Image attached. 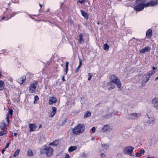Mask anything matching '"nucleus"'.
Here are the masks:
<instances>
[{
	"label": "nucleus",
	"instance_id": "nucleus-30",
	"mask_svg": "<svg viewBox=\"0 0 158 158\" xmlns=\"http://www.w3.org/2000/svg\"><path fill=\"white\" fill-rule=\"evenodd\" d=\"M66 64H65V75H66L68 72V65L69 62H66Z\"/></svg>",
	"mask_w": 158,
	"mask_h": 158
},
{
	"label": "nucleus",
	"instance_id": "nucleus-55",
	"mask_svg": "<svg viewBox=\"0 0 158 158\" xmlns=\"http://www.w3.org/2000/svg\"><path fill=\"white\" fill-rule=\"evenodd\" d=\"M42 127V125L41 124L39 126V128H40Z\"/></svg>",
	"mask_w": 158,
	"mask_h": 158
},
{
	"label": "nucleus",
	"instance_id": "nucleus-27",
	"mask_svg": "<svg viewBox=\"0 0 158 158\" xmlns=\"http://www.w3.org/2000/svg\"><path fill=\"white\" fill-rule=\"evenodd\" d=\"M4 83L2 80H0V90H2L4 88Z\"/></svg>",
	"mask_w": 158,
	"mask_h": 158
},
{
	"label": "nucleus",
	"instance_id": "nucleus-52",
	"mask_svg": "<svg viewBox=\"0 0 158 158\" xmlns=\"http://www.w3.org/2000/svg\"><path fill=\"white\" fill-rule=\"evenodd\" d=\"M155 81H156L157 80H158V76L156 77L155 79Z\"/></svg>",
	"mask_w": 158,
	"mask_h": 158
},
{
	"label": "nucleus",
	"instance_id": "nucleus-33",
	"mask_svg": "<svg viewBox=\"0 0 158 158\" xmlns=\"http://www.w3.org/2000/svg\"><path fill=\"white\" fill-rule=\"evenodd\" d=\"M113 115V114L111 113H109L106 114V118H110Z\"/></svg>",
	"mask_w": 158,
	"mask_h": 158
},
{
	"label": "nucleus",
	"instance_id": "nucleus-57",
	"mask_svg": "<svg viewBox=\"0 0 158 158\" xmlns=\"http://www.w3.org/2000/svg\"><path fill=\"white\" fill-rule=\"evenodd\" d=\"M12 81H13L12 79H10V81H11V82H12Z\"/></svg>",
	"mask_w": 158,
	"mask_h": 158
},
{
	"label": "nucleus",
	"instance_id": "nucleus-26",
	"mask_svg": "<svg viewBox=\"0 0 158 158\" xmlns=\"http://www.w3.org/2000/svg\"><path fill=\"white\" fill-rule=\"evenodd\" d=\"M103 48L105 50L108 51L109 48V46L107 43H106L103 45Z\"/></svg>",
	"mask_w": 158,
	"mask_h": 158
},
{
	"label": "nucleus",
	"instance_id": "nucleus-43",
	"mask_svg": "<svg viewBox=\"0 0 158 158\" xmlns=\"http://www.w3.org/2000/svg\"><path fill=\"white\" fill-rule=\"evenodd\" d=\"M70 155L68 153H66L65 155V158H69Z\"/></svg>",
	"mask_w": 158,
	"mask_h": 158
},
{
	"label": "nucleus",
	"instance_id": "nucleus-28",
	"mask_svg": "<svg viewBox=\"0 0 158 158\" xmlns=\"http://www.w3.org/2000/svg\"><path fill=\"white\" fill-rule=\"evenodd\" d=\"M27 153V155L29 156H33V153L31 150L30 149L28 150Z\"/></svg>",
	"mask_w": 158,
	"mask_h": 158
},
{
	"label": "nucleus",
	"instance_id": "nucleus-14",
	"mask_svg": "<svg viewBox=\"0 0 158 158\" xmlns=\"http://www.w3.org/2000/svg\"><path fill=\"white\" fill-rule=\"evenodd\" d=\"M29 127L30 128V132L34 131L37 128V126L35 124L30 123L29 125Z\"/></svg>",
	"mask_w": 158,
	"mask_h": 158
},
{
	"label": "nucleus",
	"instance_id": "nucleus-17",
	"mask_svg": "<svg viewBox=\"0 0 158 158\" xmlns=\"http://www.w3.org/2000/svg\"><path fill=\"white\" fill-rule=\"evenodd\" d=\"M57 101V99L56 98L54 97H52L50 98L48 103L49 105H52L55 103H56Z\"/></svg>",
	"mask_w": 158,
	"mask_h": 158
},
{
	"label": "nucleus",
	"instance_id": "nucleus-39",
	"mask_svg": "<svg viewBox=\"0 0 158 158\" xmlns=\"http://www.w3.org/2000/svg\"><path fill=\"white\" fill-rule=\"evenodd\" d=\"M85 1V0H82V1H79L77 2V3L78 4V3H81L83 4Z\"/></svg>",
	"mask_w": 158,
	"mask_h": 158
},
{
	"label": "nucleus",
	"instance_id": "nucleus-10",
	"mask_svg": "<svg viewBox=\"0 0 158 158\" xmlns=\"http://www.w3.org/2000/svg\"><path fill=\"white\" fill-rule=\"evenodd\" d=\"M145 6H146L145 5L143 4H139L135 7L134 9L135 10L139 11L143 10Z\"/></svg>",
	"mask_w": 158,
	"mask_h": 158
},
{
	"label": "nucleus",
	"instance_id": "nucleus-32",
	"mask_svg": "<svg viewBox=\"0 0 158 158\" xmlns=\"http://www.w3.org/2000/svg\"><path fill=\"white\" fill-rule=\"evenodd\" d=\"M19 152V149H17V150H16L15 153H14V154L13 155V156L14 157H15L16 156H18Z\"/></svg>",
	"mask_w": 158,
	"mask_h": 158
},
{
	"label": "nucleus",
	"instance_id": "nucleus-6",
	"mask_svg": "<svg viewBox=\"0 0 158 158\" xmlns=\"http://www.w3.org/2000/svg\"><path fill=\"white\" fill-rule=\"evenodd\" d=\"M113 130L112 127L110 124L105 125H104L102 129L103 132H105L107 131H110Z\"/></svg>",
	"mask_w": 158,
	"mask_h": 158
},
{
	"label": "nucleus",
	"instance_id": "nucleus-15",
	"mask_svg": "<svg viewBox=\"0 0 158 158\" xmlns=\"http://www.w3.org/2000/svg\"><path fill=\"white\" fill-rule=\"evenodd\" d=\"M158 4V0H156L154 1H152L151 2L147 3L145 6H153L157 5Z\"/></svg>",
	"mask_w": 158,
	"mask_h": 158
},
{
	"label": "nucleus",
	"instance_id": "nucleus-9",
	"mask_svg": "<svg viewBox=\"0 0 158 158\" xmlns=\"http://www.w3.org/2000/svg\"><path fill=\"white\" fill-rule=\"evenodd\" d=\"M146 122L148 124H152L155 123V118L154 117H150L148 115H147V117L145 119Z\"/></svg>",
	"mask_w": 158,
	"mask_h": 158
},
{
	"label": "nucleus",
	"instance_id": "nucleus-18",
	"mask_svg": "<svg viewBox=\"0 0 158 158\" xmlns=\"http://www.w3.org/2000/svg\"><path fill=\"white\" fill-rule=\"evenodd\" d=\"M81 12L83 16L85 18V19H88L89 16L87 13L85 12L84 10H81Z\"/></svg>",
	"mask_w": 158,
	"mask_h": 158
},
{
	"label": "nucleus",
	"instance_id": "nucleus-37",
	"mask_svg": "<svg viewBox=\"0 0 158 158\" xmlns=\"http://www.w3.org/2000/svg\"><path fill=\"white\" fill-rule=\"evenodd\" d=\"M9 114H7L6 115V119L7 122L8 123H9Z\"/></svg>",
	"mask_w": 158,
	"mask_h": 158
},
{
	"label": "nucleus",
	"instance_id": "nucleus-54",
	"mask_svg": "<svg viewBox=\"0 0 158 158\" xmlns=\"http://www.w3.org/2000/svg\"><path fill=\"white\" fill-rule=\"evenodd\" d=\"M14 135L15 136V137H16L17 136V134L16 133H14Z\"/></svg>",
	"mask_w": 158,
	"mask_h": 158
},
{
	"label": "nucleus",
	"instance_id": "nucleus-13",
	"mask_svg": "<svg viewBox=\"0 0 158 158\" xmlns=\"http://www.w3.org/2000/svg\"><path fill=\"white\" fill-rule=\"evenodd\" d=\"M115 83L111 81H110L109 82L107 83V85L109 86L108 88V89L110 90L111 89H114L115 88Z\"/></svg>",
	"mask_w": 158,
	"mask_h": 158
},
{
	"label": "nucleus",
	"instance_id": "nucleus-25",
	"mask_svg": "<svg viewBox=\"0 0 158 158\" xmlns=\"http://www.w3.org/2000/svg\"><path fill=\"white\" fill-rule=\"evenodd\" d=\"M82 34L81 33L79 35V39L78 41L80 44H81L84 41V39L82 37Z\"/></svg>",
	"mask_w": 158,
	"mask_h": 158
},
{
	"label": "nucleus",
	"instance_id": "nucleus-11",
	"mask_svg": "<svg viewBox=\"0 0 158 158\" xmlns=\"http://www.w3.org/2000/svg\"><path fill=\"white\" fill-rule=\"evenodd\" d=\"M150 77L148 75L147 73H145L143 74L142 77L143 83H146L149 80Z\"/></svg>",
	"mask_w": 158,
	"mask_h": 158
},
{
	"label": "nucleus",
	"instance_id": "nucleus-59",
	"mask_svg": "<svg viewBox=\"0 0 158 158\" xmlns=\"http://www.w3.org/2000/svg\"><path fill=\"white\" fill-rule=\"evenodd\" d=\"M4 18H5V17H4L2 18V19H3Z\"/></svg>",
	"mask_w": 158,
	"mask_h": 158
},
{
	"label": "nucleus",
	"instance_id": "nucleus-48",
	"mask_svg": "<svg viewBox=\"0 0 158 158\" xmlns=\"http://www.w3.org/2000/svg\"><path fill=\"white\" fill-rule=\"evenodd\" d=\"M81 64H82V61L81 60H80L79 64V66H80L81 67Z\"/></svg>",
	"mask_w": 158,
	"mask_h": 158
},
{
	"label": "nucleus",
	"instance_id": "nucleus-21",
	"mask_svg": "<svg viewBox=\"0 0 158 158\" xmlns=\"http://www.w3.org/2000/svg\"><path fill=\"white\" fill-rule=\"evenodd\" d=\"M26 77H23L18 79V82L20 84H23L24 81L26 80Z\"/></svg>",
	"mask_w": 158,
	"mask_h": 158
},
{
	"label": "nucleus",
	"instance_id": "nucleus-61",
	"mask_svg": "<svg viewBox=\"0 0 158 158\" xmlns=\"http://www.w3.org/2000/svg\"><path fill=\"white\" fill-rule=\"evenodd\" d=\"M1 75V73H0V75Z\"/></svg>",
	"mask_w": 158,
	"mask_h": 158
},
{
	"label": "nucleus",
	"instance_id": "nucleus-24",
	"mask_svg": "<svg viewBox=\"0 0 158 158\" xmlns=\"http://www.w3.org/2000/svg\"><path fill=\"white\" fill-rule=\"evenodd\" d=\"M91 115V113L89 111H87L86 112V113L85 114L84 116V118H86L88 117H89Z\"/></svg>",
	"mask_w": 158,
	"mask_h": 158
},
{
	"label": "nucleus",
	"instance_id": "nucleus-53",
	"mask_svg": "<svg viewBox=\"0 0 158 158\" xmlns=\"http://www.w3.org/2000/svg\"><path fill=\"white\" fill-rule=\"evenodd\" d=\"M5 151V149H3L2 150V153H3Z\"/></svg>",
	"mask_w": 158,
	"mask_h": 158
},
{
	"label": "nucleus",
	"instance_id": "nucleus-12",
	"mask_svg": "<svg viewBox=\"0 0 158 158\" xmlns=\"http://www.w3.org/2000/svg\"><path fill=\"white\" fill-rule=\"evenodd\" d=\"M56 112V108L55 107H52V110L50 112V114L49 117L50 118L53 117Z\"/></svg>",
	"mask_w": 158,
	"mask_h": 158
},
{
	"label": "nucleus",
	"instance_id": "nucleus-22",
	"mask_svg": "<svg viewBox=\"0 0 158 158\" xmlns=\"http://www.w3.org/2000/svg\"><path fill=\"white\" fill-rule=\"evenodd\" d=\"M59 144V141L58 140H55L52 142L50 143L49 144V145H53L54 146H57Z\"/></svg>",
	"mask_w": 158,
	"mask_h": 158
},
{
	"label": "nucleus",
	"instance_id": "nucleus-41",
	"mask_svg": "<svg viewBox=\"0 0 158 158\" xmlns=\"http://www.w3.org/2000/svg\"><path fill=\"white\" fill-rule=\"evenodd\" d=\"M92 131L93 133H94L96 131V128L94 127H93L92 128Z\"/></svg>",
	"mask_w": 158,
	"mask_h": 158
},
{
	"label": "nucleus",
	"instance_id": "nucleus-5",
	"mask_svg": "<svg viewBox=\"0 0 158 158\" xmlns=\"http://www.w3.org/2000/svg\"><path fill=\"white\" fill-rule=\"evenodd\" d=\"M109 146L108 144L102 143L101 146L99 148V150L100 152H105L109 148Z\"/></svg>",
	"mask_w": 158,
	"mask_h": 158
},
{
	"label": "nucleus",
	"instance_id": "nucleus-4",
	"mask_svg": "<svg viewBox=\"0 0 158 158\" xmlns=\"http://www.w3.org/2000/svg\"><path fill=\"white\" fill-rule=\"evenodd\" d=\"M110 81L113 82L115 83L118 88H120L121 87V83L118 78L114 75L110 76Z\"/></svg>",
	"mask_w": 158,
	"mask_h": 158
},
{
	"label": "nucleus",
	"instance_id": "nucleus-56",
	"mask_svg": "<svg viewBox=\"0 0 158 158\" xmlns=\"http://www.w3.org/2000/svg\"><path fill=\"white\" fill-rule=\"evenodd\" d=\"M39 6L41 8L42 7V6L41 4H40Z\"/></svg>",
	"mask_w": 158,
	"mask_h": 158
},
{
	"label": "nucleus",
	"instance_id": "nucleus-1",
	"mask_svg": "<svg viewBox=\"0 0 158 158\" xmlns=\"http://www.w3.org/2000/svg\"><path fill=\"white\" fill-rule=\"evenodd\" d=\"M53 150L49 146H44V148L41 149L40 152L42 154L46 153L47 156H50L53 155Z\"/></svg>",
	"mask_w": 158,
	"mask_h": 158
},
{
	"label": "nucleus",
	"instance_id": "nucleus-3",
	"mask_svg": "<svg viewBox=\"0 0 158 158\" xmlns=\"http://www.w3.org/2000/svg\"><path fill=\"white\" fill-rule=\"evenodd\" d=\"M85 129L84 126L83 124H78L73 129V133L76 135L82 133Z\"/></svg>",
	"mask_w": 158,
	"mask_h": 158
},
{
	"label": "nucleus",
	"instance_id": "nucleus-36",
	"mask_svg": "<svg viewBox=\"0 0 158 158\" xmlns=\"http://www.w3.org/2000/svg\"><path fill=\"white\" fill-rule=\"evenodd\" d=\"M88 75L89 76V77L88 78V80L89 81L91 79V78L93 76V74L92 73H89Z\"/></svg>",
	"mask_w": 158,
	"mask_h": 158
},
{
	"label": "nucleus",
	"instance_id": "nucleus-19",
	"mask_svg": "<svg viewBox=\"0 0 158 158\" xmlns=\"http://www.w3.org/2000/svg\"><path fill=\"white\" fill-rule=\"evenodd\" d=\"M152 33V31L151 29H149L146 33V36L148 38H150L151 37Z\"/></svg>",
	"mask_w": 158,
	"mask_h": 158
},
{
	"label": "nucleus",
	"instance_id": "nucleus-44",
	"mask_svg": "<svg viewBox=\"0 0 158 158\" xmlns=\"http://www.w3.org/2000/svg\"><path fill=\"white\" fill-rule=\"evenodd\" d=\"M80 67L81 66H78L77 68L75 70V71L76 73H77L79 69H80Z\"/></svg>",
	"mask_w": 158,
	"mask_h": 158
},
{
	"label": "nucleus",
	"instance_id": "nucleus-31",
	"mask_svg": "<svg viewBox=\"0 0 158 158\" xmlns=\"http://www.w3.org/2000/svg\"><path fill=\"white\" fill-rule=\"evenodd\" d=\"M155 73V71L153 70H151L149 71L148 73H147L148 75L150 77L151 76L153 75Z\"/></svg>",
	"mask_w": 158,
	"mask_h": 158
},
{
	"label": "nucleus",
	"instance_id": "nucleus-40",
	"mask_svg": "<svg viewBox=\"0 0 158 158\" xmlns=\"http://www.w3.org/2000/svg\"><path fill=\"white\" fill-rule=\"evenodd\" d=\"M153 106L155 108L158 109V103L153 105Z\"/></svg>",
	"mask_w": 158,
	"mask_h": 158
},
{
	"label": "nucleus",
	"instance_id": "nucleus-34",
	"mask_svg": "<svg viewBox=\"0 0 158 158\" xmlns=\"http://www.w3.org/2000/svg\"><path fill=\"white\" fill-rule=\"evenodd\" d=\"M7 133L6 131H0V136H2L6 134Z\"/></svg>",
	"mask_w": 158,
	"mask_h": 158
},
{
	"label": "nucleus",
	"instance_id": "nucleus-50",
	"mask_svg": "<svg viewBox=\"0 0 158 158\" xmlns=\"http://www.w3.org/2000/svg\"><path fill=\"white\" fill-rule=\"evenodd\" d=\"M152 69L153 70H156V68L154 66L152 67Z\"/></svg>",
	"mask_w": 158,
	"mask_h": 158
},
{
	"label": "nucleus",
	"instance_id": "nucleus-58",
	"mask_svg": "<svg viewBox=\"0 0 158 158\" xmlns=\"http://www.w3.org/2000/svg\"><path fill=\"white\" fill-rule=\"evenodd\" d=\"M148 158H152L150 156H148Z\"/></svg>",
	"mask_w": 158,
	"mask_h": 158
},
{
	"label": "nucleus",
	"instance_id": "nucleus-42",
	"mask_svg": "<svg viewBox=\"0 0 158 158\" xmlns=\"http://www.w3.org/2000/svg\"><path fill=\"white\" fill-rule=\"evenodd\" d=\"M136 156L137 157H139L141 156V154L140 153L137 152L136 153Z\"/></svg>",
	"mask_w": 158,
	"mask_h": 158
},
{
	"label": "nucleus",
	"instance_id": "nucleus-35",
	"mask_svg": "<svg viewBox=\"0 0 158 158\" xmlns=\"http://www.w3.org/2000/svg\"><path fill=\"white\" fill-rule=\"evenodd\" d=\"M34 99L35 100L34 101V103H35V104L36 103H37L36 101L37 100H38V99H39L38 97L37 96V95L35 96L34 97Z\"/></svg>",
	"mask_w": 158,
	"mask_h": 158
},
{
	"label": "nucleus",
	"instance_id": "nucleus-16",
	"mask_svg": "<svg viewBox=\"0 0 158 158\" xmlns=\"http://www.w3.org/2000/svg\"><path fill=\"white\" fill-rule=\"evenodd\" d=\"M151 48L148 46H147L140 50L139 52L140 53H144L146 52H149Z\"/></svg>",
	"mask_w": 158,
	"mask_h": 158
},
{
	"label": "nucleus",
	"instance_id": "nucleus-49",
	"mask_svg": "<svg viewBox=\"0 0 158 158\" xmlns=\"http://www.w3.org/2000/svg\"><path fill=\"white\" fill-rule=\"evenodd\" d=\"M140 2H141V1L140 0H137L136 2L137 3H139Z\"/></svg>",
	"mask_w": 158,
	"mask_h": 158
},
{
	"label": "nucleus",
	"instance_id": "nucleus-2",
	"mask_svg": "<svg viewBox=\"0 0 158 158\" xmlns=\"http://www.w3.org/2000/svg\"><path fill=\"white\" fill-rule=\"evenodd\" d=\"M134 149V147L131 146H126L124 148L123 150V153L125 155L133 157L134 156L133 154Z\"/></svg>",
	"mask_w": 158,
	"mask_h": 158
},
{
	"label": "nucleus",
	"instance_id": "nucleus-46",
	"mask_svg": "<svg viewBox=\"0 0 158 158\" xmlns=\"http://www.w3.org/2000/svg\"><path fill=\"white\" fill-rule=\"evenodd\" d=\"M105 156H106V155L104 153H102L101 154V157H102V158L104 157H105Z\"/></svg>",
	"mask_w": 158,
	"mask_h": 158
},
{
	"label": "nucleus",
	"instance_id": "nucleus-60",
	"mask_svg": "<svg viewBox=\"0 0 158 158\" xmlns=\"http://www.w3.org/2000/svg\"><path fill=\"white\" fill-rule=\"evenodd\" d=\"M98 24H99V22H98Z\"/></svg>",
	"mask_w": 158,
	"mask_h": 158
},
{
	"label": "nucleus",
	"instance_id": "nucleus-47",
	"mask_svg": "<svg viewBox=\"0 0 158 158\" xmlns=\"http://www.w3.org/2000/svg\"><path fill=\"white\" fill-rule=\"evenodd\" d=\"M10 143H8L6 144V146H5V148L6 149V148H8V147H9V145Z\"/></svg>",
	"mask_w": 158,
	"mask_h": 158
},
{
	"label": "nucleus",
	"instance_id": "nucleus-51",
	"mask_svg": "<svg viewBox=\"0 0 158 158\" xmlns=\"http://www.w3.org/2000/svg\"><path fill=\"white\" fill-rule=\"evenodd\" d=\"M62 80L63 81H65V80L64 79V76H63V77H62Z\"/></svg>",
	"mask_w": 158,
	"mask_h": 158
},
{
	"label": "nucleus",
	"instance_id": "nucleus-45",
	"mask_svg": "<svg viewBox=\"0 0 158 158\" xmlns=\"http://www.w3.org/2000/svg\"><path fill=\"white\" fill-rule=\"evenodd\" d=\"M145 152V150H141L140 151V153L141 154H143Z\"/></svg>",
	"mask_w": 158,
	"mask_h": 158
},
{
	"label": "nucleus",
	"instance_id": "nucleus-8",
	"mask_svg": "<svg viewBox=\"0 0 158 158\" xmlns=\"http://www.w3.org/2000/svg\"><path fill=\"white\" fill-rule=\"evenodd\" d=\"M37 85L38 82H37L31 84L30 86L29 89V92L30 93H35Z\"/></svg>",
	"mask_w": 158,
	"mask_h": 158
},
{
	"label": "nucleus",
	"instance_id": "nucleus-7",
	"mask_svg": "<svg viewBox=\"0 0 158 158\" xmlns=\"http://www.w3.org/2000/svg\"><path fill=\"white\" fill-rule=\"evenodd\" d=\"M140 116V115L139 114L133 113L127 115L126 118L128 119H134L137 118Z\"/></svg>",
	"mask_w": 158,
	"mask_h": 158
},
{
	"label": "nucleus",
	"instance_id": "nucleus-23",
	"mask_svg": "<svg viewBox=\"0 0 158 158\" xmlns=\"http://www.w3.org/2000/svg\"><path fill=\"white\" fill-rule=\"evenodd\" d=\"M158 103V98L155 97L152 100V103L154 105L157 103Z\"/></svg>",
	"mask_w": 158,
	"mask_h": 158
},
{
	"label": "nucleus",
	"instance_id": "nucleus-38",
	"mask_svg": "<svg viewBox=\"0 0 158 158\" xmlns=\"http://www.w3.org/2000/svg\"><path fill=\"white\" fill-rule=\"evenodd\" d=\"M13 110L12 109H10L9 111V113L11 115H12L13 114Z\"/></svg>",
	"mask_w": 158,
	"mask_h": 158
},
{
	"label": "nucleus",
	"instance_id": "nucleus-29",
	"mask_svg": "<svg viewBox=\"0 0 158 158\" xmlns=\"http://www.w3.org/2000/svg\"><path fill=\"white\" fill-rule=\"evenodd\" d=\"M6 127V125L5 124V122L4 121H2L1 123L0 128L1 129H3Z\"/></svg>",
	"mask_w": 158,
	"mask_h": 158
},
{
	"label": "nucleus",
	"instance_id": "nucleus-20",
	"mask_svg": "<svg viewBox=\"0 0 158 158\" xmlns=\"http://www.w3.org/2000/svg\"><path fill=\"white\" fill-rule=\"evenodd\" d=\"M77 148V147L76 146H71L69 148L68 151L69 152H72L76 150Z\"/></svg>",
	"mask_w": 158,
	"mask_h": 158
}]
</instances>
